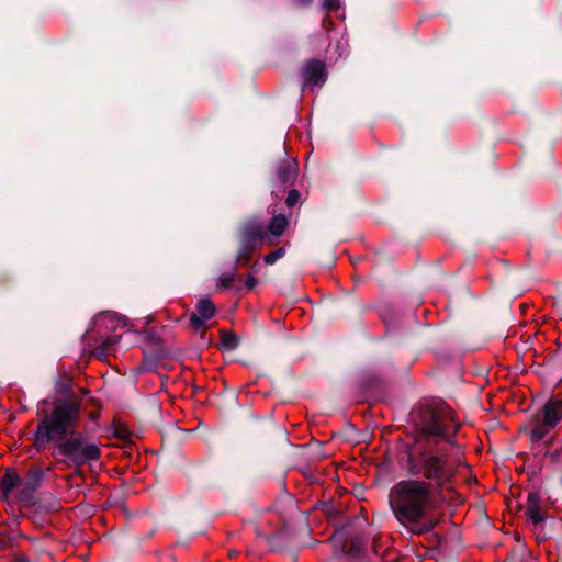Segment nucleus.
Segmentation results:
<instances>
[{
	"mask_svg": "<svg viewBox=\"0 0 562 562\" xmlns=\"http://www.w3.org/2000/svg\"><path fill=\"white\" fill-rule=\"evenodd\" d=\"M80 403L72 398L58 400L49 415L40 419L34 432L36 450L54 445L52 456L66 467L80 468L100 459V448L76 431Z\"/></svg>",
	"mask_w": 562,
	"mask_h": 562,
	"instance_id": "nucleus-1",
	"label": "nucleus"
},
{
	"mask_svg": "<svg viewBox=\"0 0 562 562\" xmlns=\"http://www.w3.org/2000/svg\"><path fill=\"white\" fill-rule=\"evenodd\" d=\"M459 428L452 408L445 404L427 412L422 419L420 430L426 446L408 454L407 468L413 475L445 486L454 475L453 467L448 462L439 441H450Z\"/></svg>",
	"mask_w": 562,
	"mask_h": 562,
	"instance_id": "nucleus-2",
	"label": "nucleus"
},
{
	"mask_svg": "<svg viewBox=\"0 0 562 562\" xmlns=\"http://www.w3.org/2000/svg\"><path fill=\"white\" fill-rule=\"evenodd\" d=\"M389 505L396 520L413 535H424L436 526L432 513L439 502L432 484L406 479L396 482L389 492Z\"/></svg>",
	"mask_w": 562,
	"mask_h": 562,
	"instance_id": "nucleus-3",
	"label": "nucleus"
},
{
	"mask_svg": "<svg viewBox=\"0 0 562 562\" xmlns=\"http://www.w3.org/2000/svg\"><path fill=\"white\" fill-rule=\"evenodd\" d=\"M0 494L8 504L30 506L34 503L35 492L14 470L8 469L0 479Z\"/></svg>",
	"mask_w": 562,
	"mask_h": 562,
	"instance_id": "nucleus-4",
	"label": "nucleus"
},
{
	"mask_svg": "<svg viewBox=\"0 0 562 562\" xmlns=\"http://www.w3.org/2000/svg\"><path fill=\"white\" fill-rule=\"evenodd\" d=\"M562 419V401L549 400L531 422L530 438L533 441L542 440Z\"/></svg>",
	"mask_w": 562,
	"mask_h": 562,
	"instance_id": "nucleus-5",
	"label": "nucleus"
},
{
	"mask_svg": "<svg viewBox=\"0 0 562 562\" xmlns=\"http://www.w3.org/2000/svg\"><path fill=\"white\" fill-rule=\"evenodd\" d=\"M262 225L259 223H250L245 226L241 234V245L237 255V262L245 266L256 247L257 241H261Z\"/></svg>",
	"mask_w": 562,
	"mask_h": 562,
	"instance_id": "nucleus-6",
	"label": "nucleus"
},
{
	"mask_svg": "<svg viewBox=\"0 0 562 562\" xmlns=\"http://www.w3.org/2000/svg\"><path fill=\"white\" fill-rule=\"evenodd\" d=\"M303 87H321L327 79V72L324 63L319 60L307 61L301 70Z\"/></svg>",
	"mask_w": 562,
	"mask_h": 562,
	"instance_id": "nucleus-7",
	"label": "nucleus"
},
{
	"mask_svg": "<svg viewBox=\"0 0 562 562\" xmlns=\"http://www.w3.org/2000/svg\"><path fill=\"white\" fill-rule=\"evenodd\" d=\"M288 226L289 221L283 214L274 215L271 218L268 228L262 226V236H260L261 241L270 246L276 245Z\"/></svg>",
	"mask_w": 562,
	"mask_h": 562,
	"instance_id": "nucleus-8",
	"label": "nucleus"
},
{
	"mask_svg": "<svg viewBox=\"0 0 562 562\" xmlns=\"http://www.w3.org/2000/svg\"><path fill=\"white\" fill-rule=\"evenodd\" d=\"M215 314V305L207 299L200 300L195 306V313L190 317V325L193 329H201L205 322Z\"/></svg>",
	"mask_w": 562,
	"mask_h": 562,
	"instance_id": "nucleus-9",
	"label": "nucleus"
},
{
	"mask_svg": "<svg viewBox=\"0 0 562 562\" xmlns=\"http://www.w3.org/2000/svg\"><path fill=\"white\" fill-rule=\"evenodd\" d=\"M299 172L297 160L286 159L280 164L277 171V179L281 184H292Z\"/></svg>",
	"mask_w": 562,
	"mask_h": 562,
	"instance_id": "nucleus-10",
	"label": "nucleus"
},
{
	"mask_svg": "<svg viewBox=\"0 0 562 562\" xmlns=\"http://www.w3.org/2000/svg\"><path fill=\"white\" fill-rule=\"evenodd\" d=\"M526 514L533 524H540L544 520L546 516L541 509V497L537 492L528 494Z\"/></svg>",
	"mask_w": 562,
	"mask_h": 562,
	"instance_id": "nucleus-11",
	"label": "nucleus"
},
{
	"mask_svg": "<svg viewBox=\"0 0 562 562\" xmlns=\"http://www.w3.org/2000/svg\"><path fill=\"white\" fill-rule=\"evenodd\" d=\"M116 342V336H108L93 349V356L100 360L106 359L112 352H114Z\"/></svg>",
	"mask_w": 562,
	"mask_h": 562,
	"instance_id": "nucleus-12",
	"label": "nucleus"
},
{
	"mask_svg": "<svg viewBox=\"0 0 562 562\" xmlns=\"http://www.w3.org/2000/svg\"><path fill=\"white\" fill-rule=\"evenodd\" d=\"M44 473L40 468H31L22 481L26 483L34 492L40 487Z\"/></svg>",
	"mask_w": 562,
	"mask_h": 562,
	"instance_id": "nucleus-13",
	"label": "nucleus"
},
{
	"mask_svg": "<svg viewBox=\"0 0 562 562\" xmlns=\"http://www.w3.org/2000/svg\"><path fill=\"white\" fill-rule=\"evenodd\" d=\"M285 254L284 248H279L265 256L263 260L267 265H273L277 260L282 258Z\"/></svg>",
	"mask_w": 562,
	"mask_h": 562,
	"instance_id": "nucleus-14",
	"label": "nucleus"
},
{
	"mask_svg": "<svg viewBox=\"0 0 562 562\" xmlns=\"http://www.w3.org/2000/svg\"><path fill=\"white\" fill-rule=\"evenodd\" d=\"M222 344L226 349H235L238 346V339L232 334H224L222 336Z\"/></svg>",
	"mask_w": 562,
	"mask_h": 562,
	"instance_id": "nucleus-15",
	"label": "nucleus"
},
{
	"mask_svg": "<svg viewBox=\"0 0 562 562\" xmlns=\"http://www.w3.org/2000/svg\"><path fill=\"white\" fill-rule=\"evenodd\" d=\"M299 199H300V193L297 190L295 189H292L290 190L289 194H288V198L285 200V203L289 207H293L297 202H299Z\"/></svg>",
	"mask_w": 562,
	"mask_h": 562,
	"instance_id": "nucleus-16",
	"label": "nucleus"
},
{
	"mask_svg": "<svg viewBox=\"0 0 562 562\" xmlns=\"http://www.w3.org/2000/svg\"><path fill=\"white\" fill-rule=\"evenodd\" d=\"M235 280V273L224 274L220 278V283L223 288H231Z\"/></svg>",
	"mask_w": 562,
	"mask_h": 562,
	"instance_id": "nucleus-17",
	"label": "nucleus"
},
{
	"mask_svg": "<svg viewBox=\"0 0 562 562\" xmlns=\"http://www.w3.org/2000/svg\"><path fill=\"white\" fill-rule=\"evenodd\" d=\"M324 9L331 11L339 8V0H324Z\"/></svg>",
	"mask_w": 562,
	"mask_h": 562,
	"instance_id": "nucleus-18",
	"label": "nucleus"
},
{
	"mask_svg": "<svg viewBox=\"0 0 562 562\" xmlns=\"http://www.w3.org/2000/svg\"><path fill=\"white\" fill-rule=\"evenodd\" d=\"M257 283H258V281H257V279L255 277L248 276V278L245 281V286L248 290H252L257 285Z\"/></svg>",
	"mask_w": 562,
	"mask_h": 562,
	"instance_id": "nucleus-19",
	"label": "nucleus"
},
{
	"mask_svg": "<svg viewBox=\"0 0 562 562\" xmlns=\"http://www.w3.org/2000/svg\"><path fill=\"white\" fill-rule=\"evenodd\" d=\"M113 319L114 315L111 313H105L98 317V322H112Z\"/></svg>",
	"mask_w": 562,
	"mask_h": 562,
	"instance_id": "nucleus-20",
	"label": "nucleus"
},
{
	"mask_svg": "<svg viewBox=\"0 0 562 562\" xmlns=\"http://www.w3.org/2000/svg\"><path fill=\"white\" fill-rule=\"evenodd\" d=\"M13 562H31V560L25 554H16Z\"/></svg>",
	"mask_w": 562,
	"mask_h": 562,
	"instance_id": "nucleus-21",
	"label": "nucleus"
},
{
	"mask_svg": "<svg viewBox=\"0 0 562 562\" xmlns=\"http://www.w3.org/2000/svg\"><path fill=\"white\" fill-rule=\"evenodd\" d=\"M311 0H302L303 3H308Z\"/></svg>",
	"mask_w": 562,
	"mask_h": 562,
	"instance_id": "nucleus-22",
	"label": "nucleus"
},
{
	"mask_svg": "<svg viewBox=\"0 0 562 562\" xmlns=\"http://www.w3.org/2000/svg\"><path fill=\"white\" fill-rule=\"evenodd\" d=\"M530 562H537V561H535V560H531Z\"/></svg>",
	"mask_w": 562,
	"mask_h": 562,
	"instance_id": "nucleus-23",
	"label": "nucleus"
}]
</instances>
